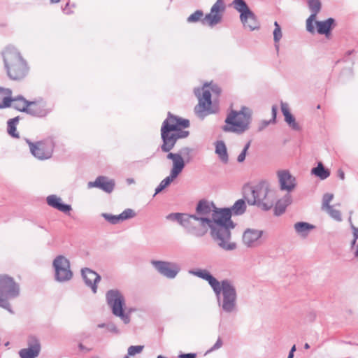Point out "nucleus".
Returning a JSON list of instances; mask_svg holds the SVG:
<instances>
[{
    "instance_id": "f257e3e1",
    "label": "nucleus",
    "mask_w": 358,
    "mask_h": 358,
    "mask_svg": "<svg viewBox=\"0 0 358 358\" xmlns=\"http://www.w3.org/2000/svg\"><path fill=\"white\" fill-rule=\"evenodd\" d=\"M230 210H223L214 214L213 224L211 225L210 235L214 242L224 250H234L237 245L232 240L230 229L234 228L231 221Z\"/></svg>"
},
{
    "instance_id": "f03ea898",
    "label": "nucleus",
    "mask_w": 358,
    "mask_h": 358,
    "mask_svg": "<svg viewBox=\"0 0 358 358\" xmlns=\"http://www.w3.org/2000/svg\"><path fill=\"white\" fill-rule=\"evenodd\" d=\"M189 126V120L169 115L161 128L163 140L162 150L164 152H169L174 147L178 139L187 137L189 135V131L185 129Z\"/></svg>"
},
{
    "instance_id": "7ed1b4c3",
    "label": "nucleus",
    "mask_w": 358,
    "mask_h": 358,
    "mask_svg": "<svg viewBox=\"0 0 358 358\" xmlns=\"http://www.w3.org/2000/svg\"><path fill=\"white\" fill-rule=\"evenodd\" d=\"M4 66L8 76L13 80H21L29 73L27 62L14 48H6L3 53Z\"/></svg>"
},
{
    "instance_id": "20e7f679",
    "label": "nucleus",
    "mask_w": 358,
    "mask_h": 358,
    "mask_svg": "<svg viewBox=\"0 0 358 358\" xmlns=\"http://www.w3.org/2000/svg\"><path fill=\"white\" fill-rule=\"evenodd\" d=\"M168 217L178 220L188 234L196 238L204 236L213 224V221L209 219L199 218L187 214L174 213L169 215Z\"/></svg>"
},
{
    "instance_id": "39448f33",
    "label": "nucleus",
    "mask_w": 358,
    "mask_h": 358,
    "mask_svg": "<svg viewBox=\"0 0 358 358\" xmlns=\"http://www.w3.org/2000/svg\"><path fill=\"white\" fill-rule=\"evenodd\" d=\"M250 117V110L246 107H243L238 112L231 110L225 120L222 129L226 132L242 133L248 128Z\"/></svg>"
},
{
    "instance_id": "423d86ee",
    "label": "nucleus",
    "mask_w": 358,
    "mask_h": 358,
    "mask_svg": "<svg viewBox=\"0 0 358 358\" xmlns=\"http://www.w3.org/2000/svg\"><path fill=\"white\" fill-rule=\"evenodd\" d=\"M19 294V286L7 275H0V307L9 310L8 300Z\"/></svg>"
},
{
    "instance_id": "0eeeda50",
    "label": "nucleus",
    "mask_w": 358,
    "mask_h": 358,
    "mask_svg": "<svg viewBox=\"0 0 358 358\" xmlns=\"http://www.w3.org/2000/svg\"><path fill=\"white\" fill-rule=\"evenodd\" d=\"M108 305L112 308L113 313L121 318L126 324L129 323L130 318L128 314L124 313V299L117 290H110L106 294Z\"/></svg>"
},
{
    "instance_id": "6e6552de",
    "label": "nucleus",
    "mask_w": 358,
    "mask_h": 358,
    "mask_svg": "<svg viewBox=\"0 0 358 358\" xmlns=\"http://www.w3.org/2000/svg\"><path fill=\"white\" fill-rule=\"evenodd\" d=\"M221 92L220 88L215 84H205L203 87V93L201 96L199 97V105L201 111H208L211 108V95L212 94L218 96Z\"/></svg>"
},
{
    "instance_id": "1a4fd4ad",
    "label": "nucleus",
    "mask_w": 358,
    "mask_h": 358,
    "mask_svg": "<svg viewBox=\"0 0 358 358\" xmlns=\"http://www.w3.org/2000/svg\"><path fill=\"white\" fill-rule=\"evenodd\" d=\"M221 92L220 88L215 84H205L203 87V93L201 96L199 97V105L201 111H208L211 108V95L212 94L218 96Z\"/></svg>"
},
{
    "instance_id": "9d476101",
    "label": "nucleus",
    "mask_w": 358,
    "mask_h": 358,
    "mask_svg": "<svg viewBox=\"0 0 358 358\" xmlns=\"http://www.w3.org/2000/svg\"><path fill=\"white\" fill-rule=\"evenodd\" d=\"M252 200H248L252 204H262L266 208H269L273 205V201L270 199V192L266 184L257 185L252 191Z\"/></svg>"
},
{
    "instance_id": "9b49d317",
    "label": "nucleus",
    "mask_w": 358,
    "mask_h": 358,
    "mask_svg": "<svg viewBox=\"0 0 358 358\" xmlns=\"http://www.w3.org/2000/svg\"><path fill=\"white\" fill-rule=\"evenodd\" d=\"M225 10L223 0H217L213 5L210 12L206 15L202 20V24L213 27L222 21V15Z\"/></svg>"
},
{
    "instance_id": "f8f14e48",
    "label": "nucleus",
    "mask_w": 358,
    "mask_h": 358,
    "mask_svg": "<svg viewBox=\"0 0 358 358\" xmlns=\"http://www.w3.org/2000/svg\"><path fill=\"white\" fill-rule=\"evenodd\" d=\"M6 96L3 99V102L0 103V108L12 107L19 111L27 112L29 106V101L22 96L12 98V91L10 90H0Z\"/></svg>"
},
{
    "instance_id": "ddd939ff",
    "label": "nucleus",
    "mask_w": 358,
    "mask_h": 358,
    "mask_svg": "<svg viewBox=\"0 0 358 358\" xmlns=\"http://www.w3.org/2000/svg\"><path fill=\"white\" fill-rule=\"evenodd\" d=\"M31 153L40 159H46L51 157L54 145L50 141H40L36 143L27 141Z\"/></svg>"
},
{
    "instance_id": "4468645a",
    "label": "nucleus",
    "mask_w": 358,
    "mask_h": 358,
    "mask_svg": "<svg viewBox=\"0 0 358 358\" xmlns=\"http://www.w3.org/2000/svg\"><path fill=\"white\" fill-rule=\"evenodd\" d=\"M55 268L56 278L59 281H66L71 279L72 273L70 270L69 260L63 257H57L53 262Z\"/></svg>"
},
{
    "instance_id": "2eb2a0df",
    "label": "nucleus",
    "mask_w": 358,
    "mask_h": 358,
    "mask_svg": "<svg viewBox=\"0 0 358 358\" xmlns=\"http://www.w3.org/2000/svg\"><path fill=\"white\" fill-rule=\"evenodd\" d=\"M221 292L223 294L222 308L227 312L233 310L235 306L236 292L234 288L227 281L220 284Z\"/></svg>"
},
{
    "instance_id": "dca6fc26",
    "label": "nucleus",
    "mask_w": 358,
    "mask_h": 358,
    "mask_svg": "<svg viewBox=\"0 0 358 358\" xmlns=\"http://www.w3.org/2000/svg\"><path fill=\"white\" fill-rule=\"evenodd\" d=\"M151 264L162 275L169 278H175L180 271L179 266L172 262L152 261Z\"/></svg>"
},
{
    "instance_id": "f3484780",
    "label": "nucleus",
    "mask_w": 358,
    "mask_h": 358,
    "mask_svg": "<svg viewBox=\"0 0 358 358\" xmlns=\"http://www.w3.org/2000/svg\"><path fill=\"white\" fill-rule=\"evenodd\" d=\"M264 231L255 229H247L243 234L242 241L248 247H255L261 243Z\"/></svg>"
},
{
    "instance_id": "a211bd4d",
    "label": "nucleus",
    "mask_w": 358,
    "mask_h": 358,
    "mask_svg": "<svg viewBox=\"0 0 358 358\" xmlns=\"http://www.w3.org/2000/svg\"><path fill=\"white\" fill-rule=\"evenodd\" d=\"M41 351V345L35 337H29L28 348L20 350L19 355L21 358H35Z\"/></svg>"
},
{
    "instance_id": "6ab92c4d",
    "label": "nucleus",
    "mask_w": 358,
    "mask_h": 358,
    "mask_svg": "<svg viewBox=\"0 0 358 358\" xmlns=\"http://www.w3.org/2000/svg\"><path fill=\"white\" fill-rule=\"evenodd\" d=\"M308 8L311 12V15L306 20V29L310 33H314L315 31L313 25L315 21L316 15L321 9L320 0H308Z\"/></svg>"
},
{
    "instance_id": "aec40b11",
    "label": "nucleus",
    "mask_w": 358,
    "mask_h": 358,
    "mask_svg": "<svg viewBox=\"0 0 358 358\" xmlns=\"http://www.w3.org/2000/svg\"><path fill=\"white\" fill-rule=\"evenodd\" d=\"M223 210L224 209H217L213 202L206 200L200 201L196 209V213L200 215L206 216L211 215V221H213L214 214L222 212Z\"/></svg>"
},
{
    "instance_id": "412c9836",
    "label": "nucleus",
    "mask_w": 358,
    "mask_h": 358,
    "mask_svg": "<svg viewBox=\"0 0 358 358\" xmlns=\"http://www.w3.org/2000/svg\"><path fill=\"white\" fill-rule=\"evenodd\" d=\"M167 158L172 161V168L170 174L177 178L185 167V161L178 153L169 152L167 155Z\"/></svg>"
},
{
    "instance_id": "4be33fe9",
    "label": "nucleus",
    "mask_w": 358,
    "mask_h": 358,
    "mask_svg": "<svg viewBox=\"0 0 358 358\" xmlns=\"http://www.w3.org/2000/svg\"><path fill=\"white\" fill-rule=\"evenodd\" d=\"M82 275L86 285L91 287L94 293H96V283L99 282L100 276L96 272L87 268L82 270Z\"/></svg>"
},
{
    "instance_id": "5701e85b",
    "label": "nucleus",
    "mask_w": 358,
    "mask_h": 358,
    "mask_svg": "<svg viewBox=\"0 0 358 358\" xmlns=\"http://www.w3.org/2000/svg\"><path fill=\"white\" fill-rule=\"evenodd\" d=\"M114 186L113 180H108L103 176H99L94 182H90L88 183V187H99L108 193H110L113 190Z\"/></svg>"
},
{
    "instance_id": "b1692460",
    "label": "nucleus",
    "mask_w": 358,
    "mask_h": 358,
    "mask_svg": "<svg viewBox=\"0 0 358 358\" xmlns=\"http://www.w3.org/2000/svg\"><path fill=\"white\" fill-rule=\"evenodd\" d=\"M102 215L110 223L117 224L127 219L134 217L136 213L132 209L128 208L118 215H112L107 213H103Z\"/></svg>"
},
{
    "instance_id": "393cba45",
    "label": "nucleus",
    "mask_w": 358,
    "mask_h": 358,
    "mask_svg": "<svg viewBox=\"0 0 358 358\" xmlns=\"http://www.w3.org/2000/svg\"><path fill=\"white\" fill-rule=\"evenodd\" d=\"M240 17L245 28L252 31L259 27V23L251 10L243 14H241Z\"/></svg>"
},
{
    "instance_id": "a878e982",
    "label": "nucleus",
    "mask_w": 358,
    "mask_h": 358,
    "mask_svg": "<svg viewBox=\"0 0 358 358\" xmlns=\"http://www.w3.org/2000/svg\"><path fill=\"white\" fill-rule=\"evenodd\" d=\"M27 113L35 116L43 117L48 113V109L43 102L32 101L29 102Z\"/></svg>"
},
{
    "instance_id": "bb28decb",
    "label": "nucleus",
    "mask_w": 358,
    "mask_h": 358,
    "mask_svg": "<svg viewBox=\"0 0 358 358\" xmlns=\"http://www.w3.org/2000/svg\"><path fill=\"white\" fill-rule=\"evenodd\" d=\"M281 188L288 191L294 187V178L287 171H281L278 173Z\"/></svg>"
},
{
    "instance_id": "cd10ccee",
    "label": "nucleus",
    "mask_w": 358,
    "mask_h": 358,
    "mask_svg": "<svg viewBox=\"0 0 358 358\" xmlns=\"http://www.w3.org/2000/svg\"><path fill=\"white\" fill-rule=\"evenodd\" d=\"M195 274L197 276L206 280L213 287L217 295H219L221 293L220 282H218L214 277H213L208 271L200 270L195 272Z\"/></svg>"
},
{
    "instance_id": "c85d7f7f",
    "label": "nucleus",
    "mask_w": 358,
    "mask_h": 358,
    "mask_svg": "<svg viewBox=\"0 0 358 358\" xmlns=\"http://www.w3.org/2000/svg\"><path fill=\"white\" fill-rule=\"evenodd\" d=\"M315 23L317 33L324 34L327 38H329L331 31L334 26V20L329 18L324 21H316Z\"/></svg>"
},
{
    "instance_id": "c756f323",
    "label": "nucleus",
    "mask_w": 358,
    "mask_h": 358,
    "mask_svg": "<svg viewBox=\"0 0 358 358\" xmlns=\"http://www.w3.org/2000/svg\"><path fill=\"white\" fill-rule=\"evenodd\" d=\"M47 203L49 206L57 208L62 212H69L71 210V206L67 204L61 203V199L55 195H51L47 197Z\"/></svg>"
},
{
    "instance_id": "7c9ffc66",
    "label": "nucleus",
    "mask_w": 358,
    "mask_h": 358,
    "mask_svg": "<svg viewBox=\"0 0 358 358\" xmlns=\"http://www.w3.org/2000/svg\"><path fill=\"white\" fill-rule=\"evenodd\" d=\"M281 110L282 113H283V115L285 116V120L286 122L293 129H297L299 127L298 124L295 122V119L290 113L288 106L286 103H281Z\"/></svg>"
},
{
    "instance_id": "2f4dec72",
    "label": "nucleus",
    "mask_w": 358,
    "mask_h": 358,
    "mask_svg": "<svg viewBox=\"0 0 358 358\" xmlns=\"http://www.w3.org/2000/svg\"><path fill=\"white\" fill-rule=\"evenodd\" d=\"M311 172L313 174L317 176L322 180L327 178L330 175L329 171L328 169H324L322 162H319L317 166L313 168Z\"/></svg>"
},
{
    "instance_id": "473e14b6",
    "label": "nucleus",
    "mask_w": 358,
    "mask_h": 358,
    "mask_svg": "<svg viewBox=\"0 0 358 358\" xmlns=\"http://www.w3.org/2000/svg\"><path fill=\"white\" fill-rule=\"evenodd\" d=\"M19 119L17 117L10 119L8 122L7 131L10 136L18 138L20 137L18 132L16 129V126L18 123Z\"/></svg>"
},
{
    "instance_id": "72a5a7b5",
    "label": "nucleus",
    "mask_w": 358,
    "mask_h": 358,
    "mask_svg": "<svg viewBox=\"0 0 358 358\" xmlns=\"http://www.w3.org/2000/svg\"><path fill=\"white\" fill-rule=\"evenodd\" d=\"M215 152L219 155L220 158L222 162H227L228 155L227 152V148L223 142L220 141L216 143Z\"/></svg>"
},
{
    "instance_id": "f704fd0d",
    "label": "nucleus",
    "mask_w": 358,
    "mask_h": 358,
    "mask_svg": "<svg viewBox=\"0 0 358 358\" xmlns=\"http://www.w3.org/2000/svg\"><path fill=\"white\" fill-rule=\"evenodd\" d=\"M294 228L299 234L305 236L307 232L313 228V226L306 222H298L295 224Z\"/></svg>"
},
{
    "instance_id": "c9c22d12",
    "label": "nucleus",
    "mask_w": 358,
    "mask_h": 358,
    "mask_svg": "<svg viewBox=\"0 0 358 358\" xmlns=\"http://www.w3.org/2000/svg\"><path fill=\"white\" fill-rule=\"evenodd\" d=\"M176 177L173 176V175L170 174L169 176H167L166 178H164L159 185V186L155 189V194H158L161 191H162L164 189H165L166 187H168L171 182L175 180Z\"/></svg>"
},
{
    "instance_id": "e433bc0d",
    "label": "nucleus",
    "mask_w": 358,
    "mask_h": 358,
    "mask_svg": "<svg viewBox=\"0 0 358 358\" xmlns=\"http://www.w3.org/2000/svg\"><path fill=\"white\" fill-rule=\"evenodd\" d=\"M246 205L243 199L238 200L233 206L231 210L236 215H241L245 210Z\"/></svg>"
},
{
    "instance_id": "4c0bfd02",
    "label": "nucleus",
    "mask_w": 358,
    "mask_h": 358,
    "mask_svg": "<svg viewBox=\"0 0 358 358\" xmlns=\"http://www.w3.org/2000/svg\"><path fill=\"white\" fill-rule=\"evenodd\" d=\"M234 8L241 13V14H243L245 13L250 10L248 7L247 4L243 0H234Z\"/></svg>"
},
{
    "instance_id": "58836bf2",
    "label": "nucleus",
    "mask_w": 358,
    "mask_h": 358,
    "mask_svg": "<svg viewBox=\"0 0 358 358\" xmlns=\"http://www.w3.org/2000/svg\"><path fill=\"white\" fill-rule=\"evenodd\" d=\"M203 17V13L201 10H198L188 17L187 22L192 23L200 20L202 21Z\"/></svg>"
},
{
    "instance_id": "ea45409f",
    "label": "nucleus",
    "mask_w": 358,
    "mask_h": 358,
    "mask_svg": "<svg viewBox=\"0 0 358 358\" xmlns=\"http://www.w3.org/2000/svg\"><path fill=\"white\" fill-rule=\"evenodd\" d=\"M353 241H352V245L354 246V255L355 257L358 259V228L354 229L353 232Z\"/></svg>"
},
{
    "instance_id": "a19ab883",
    "label": "nucleus",
    "mask_w": 358,
    "mask_h": 358,
    "mask_svg": "<svg viewBox=\"0 0 358 358\" xmlns=\"http://www.w3.org/2000/svg\"><path fill=\"white\" fill-rule=\"evenodd\" d=\"M328 212V213L333 217L334 220L337 221L341 220V214L340 210L336 209L334 206L330 207L328 209L325 210Z\"/></svg>"
},
{
    "instance_id": "79ce46f5",
    "label": "nucleus",
    "mask_w": 358,
    "mask_h": 358,
    "mask_svg": "<svg viewBox=\"0 0 358 358\" xmlns=\"http://www.w3.org/2000/svg\"><path fill=\"white\" fill-rule=\"evenodd\" d=\"M334 198V195L332 194H326L323 196L322 199V209L326 210L331 207L329 205L330 202L332 201Z\"/></svg>"
},
{
    "instance_id": "37998d69",
    "label": "nucleus",
    "mask_w": 358,
    "mask_h": 358,
    "mask_svg": "<svg viewBox=\"0 0 358 358\" xmlns=\"http://www.w3.org/2000/svg\"><path fill=\"white\" fill-rule=\"evenodd\" d=\"M275 29L273 31V38L275 42H278L282 38L281 28L277 22H274Z\"/></svg>"
},
{
    "instance_id": "c03bdc74",
    "label": "nucleus",
    "mask_w": 358,
    "mask_h": 358,
    "mask_svg": "<svg viewBox=\"0 0 358 358\" xmlns=\"http://www.w3.org/2000/svg\"><path fill=\"white\" fill-rule=\"evenodd\" d=\"M143 346L141 345L130 346L128 349V355L130 356H134L140 353L143 350Z\"/></svg>"
},
{
    "instance_id": "a18cd8bd",
    "label": "nucleus",
    "mask_w": 358,
    "mask_h": 358,
    "mask_svg": "<svg viewBox=\"0 0 358 358\" xmlns=\"http://www.w3.org/2000/svg\"><path fill=\"white\" fill-rule=\"evenodd\" d=\"M250 143L248 142L246 145L245 146L243 150L242 151V152L238 155V161L239 162H243L245 159V156H246V152L250 147Z\"/></svg>"
},
{
    "instance_id": "49530a36",
    "label": "nucleus",
    "mask_w": 358,
    "mask_h": 358,
    "mask_svg": "<svg viewBox=\"0 0 358 358\" xmlns=\"http://www.w3.org/2000/svg\"><path fill=\"white\" fill-rule=\"evenodd\" d=\"M285 211V207H281V203L278 202L275 206V214L279 215Z\"/></svg>"
},
{
    "instance_id": "de8ad7c7",
    "label": "nucleus",
    "mask_w": 358,
    "mask_h": 358,
    "mask_svg": "<svg viewBox=\"0 0 358 358\" xmlns=\"http://www.w3.org/2000/svg\"><path fill=\"white\" fill-rule=\"evenodd\" d=\"M222 345V341L220 338H218L213 347L211 348V350H217L220 348Z\"/></svg>"
},
{
    "instance_id": "09e8293b",
    "label": "nucleus",
    "mask_w": 358,
    "mask_h": 358,
    "mask_svg": "<svg viewBox=\"0 0 358 358\" xmlns=\"http://www.w3.org/2000/svg\"><path fill=\"white\" fill-rule=\"evenodd\" d=\"M196 354L194 353H187V354H182L180 355V358H196Z\"/></svg>"
},
{
    "instance_id": "8fccbe9b",
    "label": "nucleus",
    "mask_w": 358,
    "mask_h": 358,
    "mask_svg": "<svg viewBox=\"0 0 358 358\" xmlns=\"http://www.w3.org/2000/svg\"><path fill=\"white\" fill-rule=\"evenodd\" d=\"M338 176L340 178L341 180L345 179V173L342 169H339L338 171Z\"/></svg>"
},
{
    "instance_id": "3c124183",
    "label": "nucleus",
    "mask_w": 358,
    "mask_h": 358,
    "mask_svg": "<svg viewBox=\"0 0 358 358\" xmlns=\"http://www.w3.org/2000/svg\"><path fill=\"white\" fill-rule=\"evenodd\" d=\"M276 114H277V106H273L272 107V115H273V121L275 120V119L276 117Z\"/></svg>"
},
{
    "instance_id": "603ef678",
    "label": "nucleus",
    "mask_w": 358,
    "mask_h": 358,
    "mask_svg": "<svg viewBox=\"0 0 358 358\" xmlns=\"http://www.w3.org/2000/svg\"><path fill=\"white\" fill-rule=\"evenodd\" d=\"M7 89L0 87V90H6ZM6 96L3 93L0 92V103L3 102V99Z\"/></svg>"
},
{
    "instance_id": "864d4df0",
    "label": "nucleus",
    "mask_w": 358,
    "mask_h": 358,
    "mask_svg": "<svg viewBox=\"0 0 358 358\" xmlns=\"http://www.w3.org/2000/svg\"><path fill=\"white\" fill-rule=\"evenodd\" d=\"M295 350H296V345H294L292 346V348H291V350H290V352H289V355H294V352H295Z\"/></svg>"
},
{
    "instance_id": "5fc2aeb1",
    "label": "nucleus",
    "mask_w": 358,
    "mask_h": 358,
    "mask_svg": "<svg viewBox=\"0 0 358 358\" xmlns=\"http://www.w3.org/2000/svg\"><path fill=\"white\" fill-rule=\"evenodd\" d=\"M61 0H50V3L54 4V3H57L59 2H60Z\"/></svg>"
},
{
    "instance_id": "6e6d98bb",
    "label": "nucleus",
    "mask_w": 358,
    "mask_h": 358,
    "mask_svg": "<svg viewBox=\"0 0 358 358\" xmlns=\"http://www.w3.org/2000/svg\"><path fill=\"white\" fill-rule=\"evenodd\" d=\"M127 182L128 183L131 184V183H133L134 182V179H127Z\"/></svg>"
},
{
    "instance_id": "4d7b16f0",
    "label": "nucleus",
    "mask_w": 358,
    "mask_h": 358,
    "mask_svg": "<svg viewBox=\"0 0 358 358\" xmlns=\"http://www.w3.org/2000/svg\"><path fill=\"white\" fill-rule=\"evenodd\" d=\"M79 348L81 350H85V348L83 347V345L82 344H80L79 345Z\"/></svg>"
},
{
    "instance_id": "13d9d810",
    "label": "nucleus",
    "mask_w": 358,
    "mask_h": 358,
    "mask_svg": "<svg viewBox=\"0 0 358 358\" xmlns=\"http://www.w3.org/2000/svg\"><path fill=\"white\" fill-rule=\"evenodd\" d=\"M304 348L306 349H308L310 348L309 345L308 343H306L305 345H304Z\"/></svg>"
},
{
    "instance_id": "bf43d9fd",
    "label": "nucleus",
    "mask_w": 358,
    "mask_h": 358,
    "mask_svg": "<svg viewBox=\"0 0 358 358\" xmlns=\"http://www.w3.org/2000/svg\"><path fill=\"white\" fill-rule=\"evenodd\" d=\"M293 357H294L293 355H289L287 358H293Z\"/></svg>"
},
{
    "instance_id": "052dcab7",
    "label": "nucleus",
    "mask_w": 358,
    "mask_h": 358,
    "mask_svg": "<svg viewBox=\"0 0 358 358\" xmlns=\"http://www.w3.org/2000/svg\"><path fill=\"white\" fill-rule=\"evenodd\" d=\"M317 109H320V105H318V106H317Z\"/></svg>"
},
{
    "instance_id": "680f3d73",
    "label": "nucleus",
    "mask_w": 358,
    "mask_h": 358,
    "mask_svg": "<svg viewBox=\"0 0 358 358\" xmlns=\"http://www.w3.org/2000/svg\"><path fill=\"white\" fill-rule=\"evenodd\" d=\"M195 94H196V96H198V94H197V92H196V91H195Z\"/></svg>"
}]
</instances>
